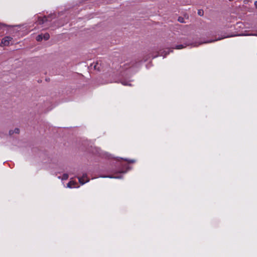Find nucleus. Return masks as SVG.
<instances>
[{
    "mask_svg": "<svg viewBox=\"0 0 257 257\" xmlns=\"http://www.w3.org/2000/svg\"><path fill=\"white\" fill-rule=\"evenodd\" d=\"M13 38L9 36L5 37L1 41L2 44L4 46H8L10 44Z\"/></svg>",
    "mask_w": 257,
    "mask_h": 257,
    "instance_id": "f257e3e1",
    "label": "nucleus"
},
{
    "mask_svg": "<svg viewBox=\"0 0 257 257\" xmlns=\"http://www.w3.org/2000/svg\"><path fill=\"white\" fill-rule=\"evenodd\" d=\"M79 182L82 185L89 181V179L87 178V176L86 174H84L81 177L78 178Z\"/></svg>",
    "mask_w": 257,
    "mask_h": 257,
    "instance_id": "f03ea898",
    "label": "nucleus"
},
{
    "mask_svg": "<svg viewBox=\"0 0 257 257\" xmlns=\"http://www.w3.org/2000/svg\"><path fill=\"white\" fill-rule=\"evenodd\" d=\"M48 21V17H39L37 23L39 24L42 25L44 24L45 22Z\"/></svg>",
    "mask_w": 257,
    "mask_h": 257,
    "instance_id": "7ed1b4c3",
    "label": "nucleus"
},
{
    "mask_svg": "<svg viewBox=\"0 0 257 257\" xmlns=\"http://www.w3.org/2000/svg\"><path fill=\"white\" fill-rule=\"evenodd\" d=\"M76 183L73 181H70L67 185V187L68 188H77L78 186H76Z\"/></svg>",
    "mask_w": 257,
    "mask_h": 257,
    "instance_id": "20e7f679",
    "label": "nucleus"
},
{
    "mask_svg": "<svg viewBox=\"0 0 257 257\" xmlns=\"http://www.w3.org/2000/svg\"><path fill=\"white\" fill-rule=\"evenodd\" d=\"M19 129L18 128H16L14 131L10 130L9 132V134L10 135L13 134L14 133L16 134L19 133Z\"/></svg>",
    "mask_w": 257,
    "mask_h": 257,
    "instance_id": "39448f33",
    "label": "nucleus"
},
{
    "mask_svg": "<svg viewBox=\"0 0 257 257\" xmlns=\"http://www.w3.org/2000/svg\"><path fill=\"white\" fill-rule=\"evenodd\" d=\"M186 47V44H184V45L181 44V45H176L174 48L177 49H181Z\"/></svg>",
    "mask_w": 257,
    "mask_h": 257,
    "instance_id": "423d86ee",
    "label": "nucleus"
},
{
    "mask_svg": "<svg viewBox=\"0 0 257 257\" xmlns=\"http://www.w3.org/2000/svg\"><path fill=\"white\" fill-rule=\"evenodd\" d=\"M50 38V35L48 33H46L45 34H44V35H43V38L45 40H47L49 39Z\"/></svg>",
    "mask_w": 257,
    "mask_h": 257,
    "instance_id": "0eeeda50",
    "label": "nucleus"
},
{
    "mask_svg": "<svg viewBox=\"0 0 257 257\" xmlns=\"http://www.w3.org/2000/svg\"><path fill=\"white\" fill-rule=\"evenodd\" d=\"M101 177H107L110 178H116V179H120L121 178L120 176H101Z\"/></svg>",
    "mask_w": 257,
    "mask_h": 257,
    "instance_id": "6e6552de",
    "label": "nucleus"
},
{
    "mask_svg": "<svg viewBox=\"0 0 257 257\" xmlns=\"http://www.w3.org/2000/svg\"><path fill=\"white\" fill-rule=\"evenodd\" d=\"M43 35L42 34H41V35H39L38 36H37L36 37V40L37 41H41L42 39H43Z\"/></svg>",
    "mask_w": 257,
    "mask_h": 257,
    "instance_id": "1a4fd4ad",
    "label": "nucleus"
},
{
    "mask_svg": "<svg viewBox=\"0 0 257 257\" xmlns=\"http://www.w3.org/2000/svg\"><path fill=\"white\" fill-rule=\"evenodd\" d=\"M68 178V175L67 174H64L62 177V180H67Z\"/></svg>",
    "mask_w": 257,
    "mask_h": 257,
    "instance_id": "9d476101",
    "label": "nucleus"
},
{
    "mask_svg": "<svg viewBox=\"0 0 257 257\" xmlns=\"http://www.w3.org/2000/svg\"><path fill=\"white\" fill-rule=\"evenodd\" d=\"M121 83L123 85H131V84L126 81H121Z\"/></svg>",
    "mask_w": 257,
    "mask_h": 257,
    "instance_id": "9b49d317",
    "label": "nucleus"
},
{
    "mask_svg": "<svg viewBox=\"0 0 257 257\" xmlns=\"http://www.w3.org/2000/svg\"><path fill=\"white\" fill-rule=\"evenodd\" d=\"M125 161H127L128 163H134L135 162V160H127L124 159Z\"/></svg>",
    "mask_w": 257,
    "mask_h": 257,
    "instance_id": "f8f14e48",
    "label": "nucleus"
},
{
    "mask_svg": "<svg viewBox=\"0 0 257 257\" xmlns=\"http://www.w3.org/2000/svg\"><path fill=\"white\" fill-rule=\"evenodd\" d=\"M222 39V38H219V39H217V40H210V41H208V42H207L206 43H210V42H214V41H217V40H220V39ZM205 43V42H203V43ZM202 43H201V44H202Z\"/></svg>",
    "mask_w": 257,
    "mask_h": 257,
    "instance_id": "ddd939ff",
    "label": "nucleus"
},
{
    "mask_svg": "<svg viewBox=\"0 0 257 257\" xmlns=\"http://www.w3.org/2000/svg\"><path fill=\"white\" fill-rule=\"evenodd\" d=\"M202 13L201 12V11H198V14L200 15V16H201L202 15Z\"/></svg>",
    "mask_w": 257,
    "mask_h": 257,
    "instance_id": "4468645a",
    "label": "nucleus"
},
{
    "mask_svg": "<svg viewBox=\"0 0 257 257\" xmlns=\"http://www.w3.org/2000/svg\"><path fill=\"white\" fill-rule=\"evenodd\" d=\"M169 53V52H168V53H165V55L164 56V57H165Z\"/></svg>",
    "mask_w": 257,
    "mask_h": 257,
    "instance_id": "2eb2a0df",
    "label": "nucleus"
},
{
    "mask_svg": "<svg viewBox=\"0 0 257 257\" xmlns=\"http://www.w3.org/2000/svg\"><path fill=\"white\" fill-rule=\"evenodd\" d=\"M2 25H3V26H6V25H4V24H1V23H0V27H1V26H2Z\"/></svg>",
    "mask_w": 257,
    "mask_h": 257,
    "instance_id": "dca6fc26",
    "label": "nucleus"
},
{
    "mask_svg": "<svg viewBox=\"0 0 257 257\" xmlns=\"http://www.w3.org/2000/svg\"><path fill=\"white\" fill-rule=\"evenodd\" d=\"M254 5H255V6H257V1H255V2H254Z\"/></svg>",
    "mask_w": 257,
    "mask_h": 257,
    "instance_id": "f3484780",
    "label": "nucleus"
},
{
    "mask_svg": "<svg viewBox=\"0 0 257 257\" xmlns=\"http://www.w3.org/2000/svg\"><path fill=\"white\" fill-rule=\"evenodd\" d=\"M181 21H182V19H180H180H179V21H180V22H182Z\"/></svg>",
    "mask_w": 257,
    "mask_h": 257,
    "instance_id": "a211bd4d",
    "label": "nucleus"
},
{
    "mask_svg": "<svg viewBox=\"0 0 257 257\" xmlns=\"http://www.w3.org/2000/svg\"><path fill=\"white\" fill-rule=\"evenodd\" d=\"M181 21H182V19H180H180H179V21H180V22H182Z\"/></svg>",
    "mask_w": 257,
    "mask_h": 257,
    "instance_id": "6ab92c4d",
    "label": "nucleus"
},
{
    "mask_svg": "<svg viewBox=\"0 0 257 257\" xmlns=\"http://www.w3.org/2000/svg\"><path fill=\"white\" fill-rule=\"evenodd\" d=\"M227 37H228V36L224 37L223 38H227Z\"/></svg>",
    "mask_w": 257,
    "mask_h": 257,
    "instance_id": "aec40b11",
    "label": "nucleus"
}]
</instances>
